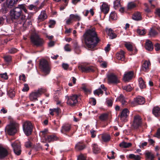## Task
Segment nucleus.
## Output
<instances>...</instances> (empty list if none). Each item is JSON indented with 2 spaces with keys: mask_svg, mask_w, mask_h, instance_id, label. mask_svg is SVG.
<instances>
[{
  "mask_svg": "<svg viewBox=\"0 0 160 160\" xmlns=\"http://www.w3.org/2000/svg\"><path fill=\"white\" fill-rule=\"evenodd\" d=\"M136 6V4L133 2H131L128 3L127 6L128 9L131 10L133 9Z\"/></svg>",
  "mask_w": 160,
  "mask_h": 160,
  "instance_id": "c9c22d12",
  "label": "nucleus"
},
{
  "mask_svg": "<svg viewBox=\"0 0 160 160\" xmlns=\"http://www.w3.org/2000/svg\"><path fill=\"white\" fill-rule=\"evenodd\" d=\"M155 13L157 15L160 17V8L156 9Z\"/></svg>",
  "mask_w": 160,
  "mask_h": 160,
  "instance_id": "69168bd1",
  "label": "nucleus"
},
{
  "mask_svg": "<svg viewBox=\"0 0 160 160\" xmlns=\"http://www.w3.org/2000/svg\"><path fill=\"white\" fill-rule=\"evenodd\" d=\"M62 67L64 69H67L68 68L69 66L68 64L63 63L62 64Z\"/></svg>",
  "mask_w": 160,
  "mask_h": 160,
  "instance_id": "e2e57ef3",
  "label": "nucleus"
},
{
  "mask_svg": "<svg viewBox=\"0 0 160 160\" xmlns=\"http://www.w3.org/2000/svg\"><path fill=\"white\" fill-rule=\"evenodd\" d=\"M106 31L110 39H113L116 37V34L113 32L111 28L107 29Z\"/></svg>",
  "mask_w": 160,
  "mask_h": 160,
  "instance_id": "393cba45",
  "label": "nucleus"
},
{
  "mask_svg": "<svg viewBox=\"0 0 160 160\" xmlns=\"http://www.w3.org/2000/svg\"><path fill=\"white\" fill-rule=\"evenodd\" d=\"M158 34L157 32L154 30L151 29L149 32L148 35L150 37H154Z\"/></svg>",
  "mask_w": 160,
  "mask_h": 160,
  "instance_id": "4c0bfd02",
  "label": "nucleus"
},
{
  "mask_svg": "<svg viewBox=\"0 0 160 160\" xmlns=\"http://www.w3.org/2000/svg\"><path fill=\"white\" fill-rule=\"evenodd\" d=\"M31 143L30 141H28L26 142L25 146L27 148H29L31 147Z\"/></svg>",
  "mask_w": 160,
  "mask_h": 160,
  "instance_id": "052dcab7",
  "label": "nucleus"
},
{
  "mask_svg": "<svg viewBox=\"0 0 160 160\" xmlns=\"http://www.w3.org/2000/svg\"><path fill=\"white\" fill-rule=\"evenodd\" d=\"M154 136L158 138H160V128L158 129L156 133V135L155 136Z\"/></svg>",
  "mask_w": 160,
  "mask_h": 160,
  "instance_id": "6e6d98bb",
  "label": "nucleus"
},
{
  "mask_svg": "<svg viewBox=\"0 0 160 160\" xmlns=\"http://www.w3.org/2000/svg\"><path fill=\"white\" fill-rule=\"evenodd\" d=\"M145 102L144 98L141 96H138L134 98V101L132 102V105L133 106H135V103L137 104L142 105Z\"/></svg>",
  "mask_w": 160,
  "mask_h": 160,
  "instance_id": "4468645a",
  "label": "nucleus"
},
{
  "mask_svg": "<svg viewBox=\"0 0 160 160\" xmlns=\"http://www.w3.org/2000/svg\"><path fill=\"white\" fill-rule=\"evenodd\" d=\"M29 87L28 85L27 84H24V87L22 89V91L23 92L28 91L29 90Z\"/></svg>",
  "mask_w": 160,
  "mask_h": 160,
  "instance_id": "8fccbe9b",
  "label": "nucleus"
},
{
  "mask_svg": "<svg viewBox=\"0 0 160 160\" xmlns=\"http://www.w3.org/2000/svg\"><path fill=\"white\" fill-rule=\"evenodd\" d=\"M107 103L108 105L109 106H111L112 105V100L109 99L107 101Z\"/></svg>",
  "mask_w": 160,
  "mask_h": 160,
  "instance_id": "13d9d810",
  "label": "nucleus"
},
{
  "mask_svg": "<svg viewBox=\"0 0 160 160\" xmlns=\"http://www.w3.org/2000/svg\"><path fill=\"white\" fill-rule=\"evenodd\" d=\"M153 114L156 117L160 115V108L158 107H154L152 110Z\"/></svg>",
  "mask_w": 160,
  "mask_h": 160,
  "instance_id": "cd10ccee",
  "label": "nucleus"
},
{
  "mask_svg": "<svg viewBox=\"0 0 160 160\" xmlns=\"http://www.w3.org/2000/svg\"><path fill=\"white\" fill-rule=\"evenodd\" d=\"M40 68L43 71L47 74L49 73L50 68L48 62L45 59L41 60L40 62Z\"/></svg>",
  "mask_w": 160,
  "mask_h": 160,
  "instance_id": "20e7f679",
  "label": "nucleus"
},
{
  "mask_svg": "<svg viewBox=\"0 0 160 160\" xmlns=\"http://www.w3.org/2000/svg\"><path fill=\"white\" fill-rule=\"evenodd\" d=\"M79 99V97L77 95H73L68 98L67 101V104L71 106L75 105Z\"/></svg>",
  "mask_w": 160,
  "mask_h": 160,
  "instance_id": "9d476101",
  "label": "nucleus"
},
{
  "mask_svg": "<svg viewBox=\"0 0 160 160\" xmlns=\"http://www.w3.org/2000/svg\"><path fill=\"white\" fill-rule=\"evenodd\" d=\"M17 50L15 48H11L9 51L11 53H14L17 52Z\"/></svg>",
  "mask_w": 160,
  "mask_h": 160,
  "instance_id": "0e129e2a",
  "label": "nucleus"
},
{
  "mask_svg": "<svg viewBox=\"0 0 160 160\" xmlns=\"http://www.w3.org/2000/svg\"><path fill=\"white\" fill-rule=\"evenodd\" d=\"M48 130L47 129H45L43 131H41L40 133H42V137L46 141L48 142L58 140V138L55 136L51 135L48 136L46 137V134Z\"/></svg>",
  "mask_w": 160,
  "mask_h": 160,
  "instance_id": "0eeeda50",
  "label": "nucleus"
},
{
  "mask_svg": "<svg viewBox=\"0 0 160 160\" xmlns=\"http://www.w3.org/2000/svg\"><path fill=\"white\" fill-rule=\"evenodd\" d=\"M133 75V72L132 71H129L125 74L123 77V80L125 82L128 81L131 79Z\"/></svg>",
  "mask_w": 160,
  "mask_h": 160,
  "instance_id": "f3484780",
  "label": "nucleus"
},
{
  "mask_svg": "<svg viewBox=\"0 0 160 160\" xmlns=\"http://www.w3.org/2000/svg\"><path fill=\"white\" fill-rule=\"evenodd\" d=\"M132 146V143L130 142H123L119 144V146L123 148H128Z\"/></svg>",
  "mask_w": 160,
  "mask_h": 160,
  "instance_id": "c756f323",
  "label": "nucleus"
},
{
  "mask_svg": "<svg viewBox=\"0 0 160 160\" xmlns=\"http://www.w3.org/2000/svg\"><path fill=\"white\" fill-rule=\"evenodd\" d=\"M70 19H72V20L74 21H79L81 20L80 17L77 14H71L70 15Z\"/></svg>",
  "mask_w": 160,
  "mask_h": 160,
  "instance_id": "473e14b6",
  "label": "nucleus"
},
{
  "mask_svg": "<svg viewBox=\"0 0 160 160\" xmlns=\"http://www.w3.org/2000/svg\"><path fill=\"white\" fill-rule=\"evenodd\" d=\"M108 118V114L107 113H103L99 116V119L102 121L106 120Z\"/></svg>",
  "mask_w": 160,
  "mask_h": 160,
  "instance_id": "58836bf2",
  "label": "nucleus"
},
{
  "mask_svg": "<svg viewBox=\"0 0 160 160\" xmlns=\"http://www.w3.org/2000/svg\"><path fill=\"white\" fill-rule=\"evenodd\" d=\"M54 111L56 112L57 114H58L61 112V110L59 108L53 109Z\"/></svg>",
  "mask_w": 160,
  "mask_h": 160,
  "instance_id": "bf43d9fd",
  "label": "nucleus"
},
{
  "mask_svg": "<svg viewBox=\"0 0 160 160\" xmlns=\"http://www.w3.org/2000/svg\"><path fill=\"white\" fill-rule=\"evenodd\" d=\"M79 69L82 72H93L94 71L95 68L92 66H88L86 64H81L78 67Z\"/></svg>",
  "mask_w": 160,
  "mask_h": 160,
  "instance_id": "9b49d317",
  "label": "nucleus"
},
{
  "mask_svg": "<svg viewBox=\"0 0 160 160\" xmlns=\"http://www.w3.org/2000/svg\"><path fill=\"white\" fill-rule=\"evenodd\" d=\"M142 124V118L140 116L137 115L133 117L132 127L134 129H137L141 127Z\"/></svg>",
  "mask_w": 160,
  "mask_h": 160,
  "instance_id": "6e6552de",
  "label": "nucleus"
},
{
  "mask_svg": "<svg viewBox=\"0 0 160 160\" xmlns=\"http://www.w3.org/2000/svg\"><path fill=\"white\" fill-rule=\"evenodd\" d=\"M8 2L7 3L8 7L12 8L18 1H15V0H8Z\"/></svg>",
  "mask_w": 160,
  "mask_h": 160,
  "instance_id": "72a5a7b5",
  "label": "nucleus"
},
{
  "mask_svg": "<svg viewBox=\"0 0 160 160\" xmlns=\"http://www.w3.org/2000/svg\"><path fill=\"white\" fill-rule=\"evenodd\" d=\"M26 6V5L24 4H19L18 7L11 10L10 11V18L12 21L18 19L22 15L21 18L22 22H20V23L22 24L23 26L25 27H26L25 25L26 23V19H29L31 18V16H29L28 15V16L26 18L25 15L24 16L22 14V10H23L26 13H28Z\"/></svg>",
  "mask_w": 160,
  "mask_h": 160,
  "instance_id": "f257e3e1",
  "label": "nucleus"
},
{
  "mask_svg": "<svg viewBox=\"0 0 160 160\" xmlns=\"http://www.w3.org/2000/svg\"><path fill=\"white\" fill-rule=\"evenodd\" d=\"M125 46L128 50L130 51L132 50V46L131 44L127 43L125 44Z\"/></svg>",
  "mask_w": 160,
  "mask_h": 160,
  "instance_id": "a18cd8bd",
  "label": "nucleus"
},
{
  "mask_svg": "<svg viewBox=\"0 0 160 160\" xmlns=\"http://www.w3.org/2000/svg\"><path fill=\"white\" fill-rule=\"evenodd\" d=\"M146 160L150 159V160H154L155 158L154 155L151 152H148L145 153Z\"/></svg>",
  "mask_w": 160,
  "mask_h": 160,
  "instance_id": "c85d7f7f",
  "label": "nucleus"
},
{
  "mask_svg": "<svg viewBox=\"0 0 160 160\" xmlns=\"http://www.w3.org/2000/svg\"><path fill=\"white\" fill-rule=\"evenodd\" d=\"M147 145V142H144L143 143H142L141 144V146H140V148H143L144 146H146Z\"/></svg>",
  "mask_w": 160,
  "mask_h": 160,
  "instance_id": "774afa93",
  "label": "nucleus"
},
{
  "mask_svg": "<svg viewBox=\"0 0 160 160\" xmlns=\"http://www.w3.org/2000/svg\"><path fill=\"white\" fill-rule=\"evenodd\" d=\"M124 52L121 50L119 52H118L116 54V57L119 60H120L122 61H123L124 60Z\"/></svg>",
  "mask_w": 160,
  "mask_h": 160,
  "instance_id": "aec40b11",
  "label": "nucleus"
},
{
  "mask_svg": "<svg viewBox=\"0 0 160 160\" xmlns=\"http://www.w3.org/2000/svg\"><path fill=\"white\" fill-rule=\"evenodd\" d=\"M85 41L88 48L92 50L99 41L97 37L95 28H92L88 30L84 35Z\"/></svg>",
  "mask_w": 160,
  "mask_h": 160,
  "instance_id": "f03ea898",
  "label": "nucleus"
},
{
  "mask_svg": "<svg viewBox=\"0 0 160 160\" xmlns=\"http://www.w3.org/2000/svg\"><path fill=\"white\" fill-rule=\"evenodd\" d=\"M86 156L82 154H81L78 156V160H86Z\"/></svg>",
  "mask_w": 160,
  "mask_h": 160,
  "instance_id": "c03bdc74",
  "label": "nucleus"
},
{
  "mask_svg": "<svg viewBox=\"0 0 160 160\" xmlns=\"http://www.w3.org/2000/svg\"><path fill=\"white\" fill-rule=\"evenodd\" d=\"M137 33L140 35H143L146 33V31L145 29L141 30L140 29H138L137 30Z\"/></svg>",
  "mask_w": 160,
  "mask_h": 160,
  "instance_id": "ea45409f",
  "label": "nucleus"
},
{
  "mask_svg": "<svg viewBox=\"0 0 160 160\" xmlns=\"http://www.w3.org/2000/svg\"><path fill=\"white\" fill-rule=\"evenodd\" d=\"M101 11L105 14L107 13L109 11V8L107 4L103 3L100 7Z\"/></svg>",
  "mask_w": 160,
  "mask_h": 160,
  "instance_id": "b1692460",
  "label": "nucleus"
},
{
  "mask_svg": "<svg viewBox=\"0 0 160 160\" xmlns=\"http://www.w3.org/2000/svg\"><path fill=\"white\" fill-rule=\"evenodd\" d=\"M129 114V111L127 108L124 109L121 112L120 118L123 121H125V119L128 116Z\"/></svg>",
  "mask_w": 160,
  "mask_h": 160,
  "instance_id": "dca6fc26",
  "label": "nucleus"
},
{
  "mask_svg": "<svg viewBox=\"0 0 160 160\" xmlns=\"http://www.w3.org/2000/svg\"><path fill=\"white\" fill-rule=\"evenodd\" d=\"M55 24V21L53 20H51L49 22V27L50 28L52 27V26L54 25Z\"/></svg>",
  "mask_w": 160,
  "mask_h": 160,
  "instance_id": "3c124183",
  "label": "nucleus"
},
{
  "mask_svg": "<svg viewBox=\"0 0 160 160\" xmlns=\"http://www.w3.org/2000/svg\"><path fill=\"white\" fill-rule=\"evenodd\" d=\"M9 154V151L7 149L0 145V159H3Z\"/></svg>",
  "mask_w": 160,
  "mask_h": 160,
  "instance_id": "2eb2a0df",
  "label": "nucleus"
},
{
  "mask_svg": "<svg viewBox=\"0 0 160 160\" xmlns=\"http://www.w3.org/2000/svg\"><path fill=\"white\" fill-rule=\"evenodd\" d=\"M122 88L123 89L125 90L126 91L128 92L131 91L132 89V88L130 85L126 86H123L122 87Z\"/></svg>",
  "mask_w": 160,
  "mask_h": 160,
  "instance_id": "37998d69",
  "label": "nucleus"
},
{
  "mask_svg": "<svg viewBox=\"0 0 160 160\" xmlns=\"http://www.w3.org/2000/svg\"><path fill=\"white\" fill-rule=\"evenodd\" d=\"M150 65L149 62L145 61L143 64L141 70L144 72L148 71L149 70V66Z\"/></svg>",
  "mask_w": 160,
  "mask_h": 160,
  "instance_id": "6ab92c4d",
  "label": "nucleus"
},
{
  "mask_svg": "<svg viewBox=\"0 0 160 160\" xmlns=\"http://www.w3.org/2000/svg\"><path fill=\"white\" fill-rule=\"evenodd\" d=\"M102 139L104 142H108L110 139V136L109 134H104L102 136Z\"/></svg>",
  "mask_w": 160,
  "mask_h": 160,
  "instance_id": "f704fd0d",
  "label": "nucleus"
},
{
  "mask_svg": "<svg viewBox=\"0 0 160 160\" xmlns=\"http://www.w3.org/2000/svg\"><path fill=\"white\" fill-rule=\"evenodd\" d=\"M117 100L120 102L122 105H126L127 103V102L126 101L125 98L122 94L120 95L118 98L117 99Z\"/></svg>",
  "mask_w": 160,
  "mask_h": 160,
  "instance_id": "bb28decb",
  "label": "nucleus"
},
{
  "mask_svg": "<svg viewBox=\"0 0 160 160\" xmlns=\"http://www.w3.org/2000/svg\"><path fill=\"white\" fill-rule=\"evenodd\" d=\"M145 6L147 7V8L145 9V12L148 13L150 12H151V10L149 8L147 4H145Z\"/></svg>",
  "mask_w": 160,
  "mask_h": 160,
  "instance_id": "338daca9",
  "label": "nucleus"
},
{
  "mask_svg": "<svg viewBox=\"0 0 160 160\" xmlns=\"http://www.w3.org/2000/svg\"><path fill=\"white\" fill-rule=\"evenodd\" d=\"M128 158L133 160H140L141 158V157L140 156L135 155L132 154L129 155Z\"/></svg>",
  "mask_w": 160,
  "mask_h": 160,
  "instance_id": "7c9ffc66",
  "label": "nucleus"
},
{
  "mask_svg": "<svg viewBox=\"0 0 160 160\" xmlns=\"http://www.w3.org/2000/svg\"><path fill=\"white\" fill-rule=\"evenodd\" d=\"M18 126V124L16 122H11L6 127L8 133L10 135L14 134L17 132V128Z\"/></svg>",
  "mask_w": 160,
  "mask_h": 160,
  "instance_id": "39448f33",
  "label": "nucleus"
},
{
  "mask_svg": "<svg viewBox=\"0 0 160 160\" xmlns=\"http://www.w3.org/2000/svg\"><path fill=\"white\" fill-rule=\"evenodd\" d=\"M5 60L7 62H9L11 60V57L9 56H6L4 57Z\"/></svg>",
  "mask_w": 160,
  "mask_h": 160,
  "instance_id": "603ef678",
  "label": "nucleus"
},
{
  "mask_svg": "<svg viewBox=\"0 0 160 160\" xmlns=\"http://www.w3.org/2000/svg\"><path fill=\"white\" fill-rule=\"evenodd\" d=\"M132 18L136 21L141 20L142 18L141 16V13L138 12H135L133 14Z\"/></svg>",
  "mask_w": 160,
  "mask_h": 160,
  "instance_id": "a878e982",
  "label": "nucleus"
},
{
  "mask_svg": "<svg viewBox=\"0 0 160 160\" xmlns=\"http://www.w3.org/2000/svg\"><path fill=\"white\" fill-rule=\"evenodd\" d=\"M155 49L156 51H158L160 50V44L158 43H157L155 45Z\"/></svg>",
  "mask_w": 160,
  "mask_h": 160,
  "instance_id": "5fc2aeb1",
  "label": "nucleus"
},
{
  "mask_svg": "<svg viewBox=\"0 0 160 160\" xmlns=\"http://www.w3.org/2000/svg\"><path fill=\"white\" fill-rule=\"evenodd\" d=\"M71 129V126L68 124H66L63 125L61 129V132L63 133H65V132H68Z\"/></svg>",
  "mask_w": 160,
  "mask_h": 160,
  "instance_id": "5701e85b",
  "label": "nucleus"
},
{
  "mask_svg": "<svg viewBox=\"0 0 160 160\" xmlns=\"http://www.w3.org/2000/svg\"><path fill=\"white\" fill-rule=\"evenodd\" d=\"M14 153L17 155H19L21 152V147L19 142H14L12 144Z\"/></svg>",
  "mask_w": 160,
  "mask_h": 160,
  "instance_id": "ddd939ff",
  "label": "nucleus"
},
{
  "mask_svg": "<svg viewBox=\"0 0 160 160\" xmlns=\"http://www.w3.org/2000/svg\"><path fill=\"white\" fill-rule=\"evenodd\" d=\"M8 94L10 97L12 98L15 96V92L12 90H9L8 92Z\"/></svg>",
  "mask_w": 160,
  "mask_h": 160,
  "instance_id": "09e8293b",
  "label": "nucleus"
},
{
  "mask_svg": "<svg viewBox=\"0 0 160 160\" xmlns=\"http://www.w3.org/2000/svg\"><path fill=\"white\" fill-rule=\"evenodd\" d=\"M86 146L82 142H78L75 146V149L77 151H81L85 148Z\"/></svg>",
  "mask_w": 160,
  "mask_h": 160,
  "instance_id": "412c9836",
  "label": "nucleus"
},
{
  "mask_svg": "<svg viewBox=\"0 0 160 160\" xmlns=\"http://www.w3.org/2000/svg\"><path fill=\"white\" fill-rule=\"evenodd\" d=\"M93 152L95 153H98L100 152V149L97 145L94 144L93 145Z\"/></svg>",
  "mask_w": 160,
  "mask_h": 160,
  "instance_id": "e433bc0d",
  "label": "nucleus"
},
{
  "mask_svg": "<svg viewBox=\"0 0 160 160\" xmlns=\"http://www.w3.org/2000/svg\"><path fill=\"white\" fill-rule=\"evenodd\" d=\"M69 46L70 45L69 44H66L64 47L65 50L67 51H70L71 49Z\"/></svg>",
  "mask_w": 160,
  "mask_h": 160,
  "instance_id": "864d4df0",
  "label": "nucleus"
},
{
  "mask_svg": "<svg viewBox=\"0 0 160 160\" xmlns=\"http://www.w3.org/2000/svg\"><path fill=\"white\" fill-rule=\"evenodd\" d=\"M103 91L100 88L94 91V94L97 95L98 96L99 95V94H103Z\"/></svg>",
  "mask_w": 160,
  "mask_h": 160,
  "instance_id": "79ce46f5",
  "label": "nucleus"
},
{
  "mask_svg": "<svg viewBox=\"0 0 160 160\" xmlns=\"http://www.w3.org/2000/svg\"><path fill=\"white\" fill-rule=\"evenodd\" d=\"M110 44H108L107 45V47H106L105 48V49H104V50L106 51V52H108L110 50Z\"/></svg>",
  "mask_w": 160,
  "mask_h": 160,
  "instance_id": "680f3d73",
  "label": "nucleus"
},
{
  "mask_svg": "<svg viewBox=\"0 0 160 160\" xmlns=\"http://www.w3.org/2000/svg\"><path fill=\"white\" fill-rule=\"evenodd\" d=\"M45 88H41L35 92H32L30 95V99L33 101L34 100H37V98L40 97L42 94L46 92Z\"/></svg>",
  "mask_w": 160,
  "mask_h": 160,
  "instance_id": "423d86ee",
  "label": "nucleus"
},
{
  "mask_svg": "<svg viewBox=\"0 0 160 160\" xmlns=\"http://www.w3.org/2000/svg\"><path fill=\"white\" fill-rule=\"evenodd\" d=\"M107 78L109 82L117 84L120 82L119 80L113 73H111L108 75Z\"/></svg>",
  "mask_w": 160,
  "mask_h": 160,
  "instance_id": "f8f14e48",
  "label": "nucleus"
},
{
  "mask_svg": "<svg viewBox=\"0 0 160 160\" xmlns=\"http://www.w3.org/2000/svg\"><path fill=\"white\" fill-rule=\"evenodd\" d=\"M22 128L24 132L27 136H29L32 134L33 126L30 121H26L24 122Z\"/></svg>",
  "mask_w": 160,
  "mask_h": 160,
  "instance_id": "7ed1b4c3",
  "label": "nucleus"
},
{
  "mask_svg": "<svg viewBox=\"0 0 160 160\" xmlns=\"http://www.w3.org/2000/svg\"><path fill=\"white\" fill-rule=\"evenodd\" d=\"M31 39L32 42L37 46H40L42 44V40L36 34L32 35Z\"/></svg>",
  "mask_w": 160,
  "mask_h": 160,
  "instance_id": "1a4fd4ad",
  "label": "nucleus"
},
{
  "mask_svg": "<svg viewBox=\"0 0 160 160\" xmlns=\"http://www.w3.org/2000/svg\"><path fill=\"white\" fill-rule=\"evenodd\" d=\"M91 137L92 138H94L96 137V131L95 130H92L91 131Z\"/></svg>",
  "mask_w": 160,
  "mask_h": 160,
  "instance_id": "4d7b16f0",
  "label": "nucleus"
},
{
  "mask_svg": "<svg viewBox=\"0 0 160 160\" xmlns=\"http://www.w3.org/2000/svg\"><path fill=\"white\" fill-rule=\"evenodd\" d=\"M145 48L148 51H150L153 49L152 42L149 40H147L145 45Z\"/></svg>",
  "mask_w": 160,
  "mask_h": 160,
  "instance_id": "a211bd4d",
  "label": "nucleus"
},
{
  "mask_svg": "<svg viewBox=\"0 0 160 160\" xmlns=\"http://www.w3.org/2000/svg\"><path fill=\"white\" fill-rule=\"evenodd\" d=\"M47 18V16L45 12L43 11L41 12V14L38 17V19L39 22H40L44 21Z\"/></svg>",
  "mask_w": 160,
  "mask_h": 160,
  "instance_id": "4be33fe9",
  "label": "nucleus"
},
{
  "mask_svg": "<svg viewBox=\"0 0 160 160\" xmlns=\"http://www.w3.org/2000/svg\"><path fill=\"white\" fill-rule=\"evenodd\" d=\"M139 84L141 89H142L146 87L145 82L142 78H140L138 79Z\"/></svg>",
  "mask_w": 160,
  "mask_h": 160,
  "instance_id": "2f4dec72",
  "label": "nucleus"
},
{
  "mask_svg": "<svg viewBox=\"0 0 160 160\" xmlns=\"http://www.w3.org/2000/svg\"><path fill=\"white\" fill-rule=\"evenodd\" d=\"M110 17L112 20H115L116 19V14L114 12H112L110 14Z\"/></svg>",
  "mask_w": 160,
  "mask_h": 160,
  "instance_id": "de8ad7c7",
  "label": "nucleus"
},
{
  "mask_svg": "<svg viewBox=\"0 0 160 160\" xmlns=\"http://www.w3.org/2000/svg\"><path fill=\"white\" fill-rule=\"evenodd\" d=\"M0 77L5 79H7L8 78V77L6 73L0 74Z\"/></svg>",
  "mask_w": 160,
  "mask_h": 160,
  "instance_id": "49530a36",
  "label": "nucleus"
},
{
  "mask_svg": "<svg viewBox=\"0 0 160 160\" xmlns=\"http://www.w3.org/2000/svg\"><path fill=\"white\" fill-rule=\"evenodd\" d=\"M114 8L116 9L117 8L120 6V0H116L114 2Z\"/></svg>",
  "mask_w": 160,
  "mask_h": 160,
  "instance_id": "a19ab883",
  "label": "nucleus"
}]
</instances>
